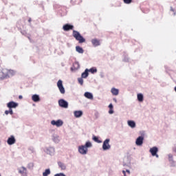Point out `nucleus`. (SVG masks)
Instances as JSON below:
<instances>
[{
	"label": "nucleus",
	"mask_w": 176,
	"mask_h": 176,
	"mask_svg": "<svg viewBox=\"0 0 176 176\" xmlns=\"http://www.w3.org/2000/svg\"><path fill=\"white\" fill-rule=\"evenodd\" d=\"M73 36L76 41H78L79 43H85V42H86V39H85V38H83V36H82L80 33H79L78 31H73Z\"/></svg>",
	"instance_id": "obj_1"
},
{
	"label": "nucleus",
	"mask_w": 176,
	"mask_h": 176,
	"mask_svg": "<svg viewBox=\"0 0 176 176\" xmlns=\"http://www.w3.org/2000/svg\"><path fill=\"white\" fill-rule=\"evenodd\" d=\"M8 69H3L0 72V80H3V79H8Z\"/></svg>",
	"instance_id": "obj_2"
},
{
	"label": "nucleus",
	"mask_w": 176,
	"mask_h": 176,
	"mask_svg": "<svg viewBox=\"0 0 176 176\" xmlns=\"http://www.w3.org/2000/svg\"><path fill=\"white\" fill-rule=\"evenodd\" d=\"M57 86L61 94H65V89L64 88V86H63V80H59L57 82Z\"/></svg>",
	"instance_id": "obj_3"
},
{
	"label": "nucleus",
	"mask_w": 176,
	"mask_h": 176,
	"mask_svg": "<svg viewBox=\"0 0 176 176\" xmlns=\"http://www.w3.org/2000/svg\"><path fill=\"white\" fill-rule=\"evenodd\" d=\"M111 140L109 139H106L102 144V149L103 151H108L111 149V145L109 144V142Z\"/></svg>",
	"instance_id": "obj_4"
},
{
	"label": "nucleus",
	"mask_w": 176,
	"mask_h": 176,
	"mask_svg": "<svg viewBox=\"0 0 176 176\" xmlns=\"http://www.w3.org/2000/svg\"><path fill=\"white\" fill-rule=\"evenodd\" d=\"M63 124L64 122L61 120H58L57 121L52 120L51 122V124H52V126H56V127H61V126H63Z\"/></svg>",
	"instance_id": "obj_5"
},
{
	"label": "nucleus",
	"mask_w": 176,
	"mask_h": 176,
	"mask_svg": "<svg viewBox=\"0 0 176 176\" xmlns=\"http://www.w3.org/2000/svg\"><path fill=\"white\" fill-rule=\"evenodd\" d=\"M157 152H159V149L156 146L150 148V153H151L152 156H156V157H159Z\"/></svg>",
	"instance_id": "obj_6"
},
{
	"label": "nucleus",
	"mask_w": 176,
	"mask_h": 176,
	"mask_svg": "<svg viewBox=\"0 0 176 176\" xmlns=\"http://www.w3.org/2000/svg\"><path fill=\"white\" fill-rule=\"evenodd\" d=\"M58 104L61 108H68V102L65 101L64 99H60L58 100Z\"/></svg>",
	"instance_id": "obj_7"
},
{
	"label": "nucleus",
	"mask_w": 176,
	"mask_h": 176,
	"mask_svg": "<svg viewBox=\"0 0 176 176\" xmlns=\"http://www.w3.org/2000/svg\"><path fill=\"white\" fill-rule=\"evenodd\" d=\"M7 107L9 108V109H12V108H17V107H19V103L11 101L7 104Z\"/></svg>",
	"instance_id": "obj_8"
},
{
	"label": "nucleus",
	"mask_w": 176,
	"mask_h": 176,
	"mask_svg": "<svg viewBox=\"0 0 176 176\" xmlns=\"http://www.w3.org/2000/svg\"><path fill=\"white\" fill-rule=\"evenodd\" d=\"M78 152L81 155H86V153H87V148L85 146H80L78 147Z\"/></svg>",
	"instance_id": "obj_9"
},
{
	"label": "nucleus",
	"mask_w": 176,
	"mask_h": 176,
	"mask_svg": "<svg viewBox=\"0 0 176 176\" xmlns=\"http://www.w3.org/2000/svg\"><path fill=\"white\" fill-rule=\"evenodd\" d=\"M136 145H138V146H141V145H142V144H144V137L142 136H140L136 139V142H135Z\"/></svg>",
	"instance_id": "obj_10"
},
{
	"label": "nucleus",
	"mask_w": 176,
	"mask_h": 176,
	"mask_svg": "<svg viewBox=\"0 0 176 176\" xmlns=\"http://www.w3.org/2000/svg\"><path fill=\"white\" fill-rule=\"evenodd\" d=\"M63 30L64 31H69L71 30H74V25L69 24H65L63 25Z\"/></svg>",
	"instance_id": "obj_11"
},
{
	"label": "nucleus",
	"mask_w": 176,
	"mask_h": 176,
	"mask_svg": "<svg viewBox=\"0 0 176 176\" xmlns=\"http://www.w3.org/2000/svg\"><path fill=\"white\" fill-rule=\"evenodd\" d=\"M7 142H8V145H13V144L16 143V139H14V136H11L10 138H9L8 139Z\"/></svg>",
	"instance_id": "obj_12"
},
{
	"label": "nucleus",
	"mask_w": 176,
	"mask_h": 176,
	"mask_svg": "<svg viewBox=\"0 0 176 176\" xmlns=\"http://www.w3.org/2000/svg\"><path fill=\"white\" fill-rule=\"evenodd\" d=\"M32 100L34 102H38L41 101V98H39L38 95L34 94L32 96Z\"/></svg>",
	"instance_id": "obj_13"
},
{
	"label": "nucleus",
	"mask_w": 176,
	"mask_h": 176,
	"mask_svg": "<svg viewBox=\"0 0 176 176\" xmlns=\"http://www.w3.org/2000/svg\"><path fill=\"white\" fill-rule=\"evenodd\" d=\"M91 43L96 47L97 46H100V41L97 38H94L91 40Z\"/></svg>",
	"instance_id": "obj_14"
},
{
	"label": "nucleus",
	"mask_w": 176,
	"mask_h": 176,
	"mask_svg": "<svg viewBox=\"0 0 176 176\" xmlns=\"http://www.w3.org/2000/svg\"><path fill=\"white\" fill-rule=\"evenodd\" d=\"M111 93L113 96H118L119 94V89L116 88H111Z\"/></svg>",
	"instance_id": "obj_15"
},
{
	"label": "nucleus",
	"mask_w": 176,
	"mask_h": 176,
	"mask_svg": "<svg viewBox=\"0 0 176 176\" xmlns=\"http://www.w3.org/2000/svg\"><path fill=\"white\" fill-rule=\"evenodd\" d=\"M84 96L85 97H86V98H88L89 100H93V94L90 92H85Z\"/></svg>",
	"instance_id": "obj_16"
},
{
	"label": "nucleus",
	"mask_w": 176,
	"mask_h": 176,
	"mask_svg": "<svg viewBox=\"0 0 176 176\" xmlns=\"http://www.w3.org/2000/svg\"><path fill=\"white\" fill-rule=\"evenodd\" d=\"M87 76H89V69H86L85 70V72H83L81 74V78H87Z\"/></svg>",
	"instance_id": "obj_17"
},
{
	"label": "nucleus",
	"mask_w": 176,
	"mask_h": 176,
	"mask_svg": "<svg viewBox=\"0 0 176 176\" xmlns=\"http://www.w3.org/2000/svg\"><path fill=\"white\" fill-rule=\"evenodd\" d=\"M15 72L12 69H7V75L8 78H10V76H13L14 75Z\"/></svg>",
	"instance_id": "obj_18"
},
{
	"label": "nucleus",
	"mask_w": 176,
	"mask_h": 176,
	"mask_svg": "<svg viewBox=\"0 0 176 176\" xmlns=\"http://www.w3.org/2000/svg\"><path fill=\"white\" fill-rule=\"evenodd\" d=\"M82 115H83V112H82V111H74V116L76 118H80V116H82Z\"/></svg>",
	"instance_id": "obj_19"
},
{
	"label": "nucleus",
	"mask_w": 176,
	"mask_h": 176,
	"mask_svg": "<svg viewBox=\"0 0 176 176\" xmlns=\"http://www.w3.org/2000/svg\"><path fill=\"white\" fill-rule=\"evenodd\" d=\"M128 126H129V127H131L132 129H134V127H135V122L133 120H129Z\"/></svg>",
	"instance_id": "obj_20"
},
{
	"label": "nucleus",
	"mask_w": 176,
	"mask_h": 176,
	"mask_svg": "<svg viewBox=\"0 0 176 176\" xmlns=\"http://www.w3.org/2000/svg\"><path fill=\"white\" fill-rule=\"evenodd\" d=\"M19 174H22V175H23V174H27V168L22 167L21 169L19 170Z\"/></svg>",
	"instance_id": "obj_21"
},
{
	"label": "nucleus",
	"mask_w": 176,
	"mask_h": 176,
	"mask_svg": "<svg viewBox=\"0 0 176 176\" xmlns=\"http://www.w3.org/2000/svg\"><path fill=\"white\" fill-rule=\"evenodd\" d=\"M76 52H78V53H80L81 54H83V52H85L83 50V48L80 47V46H76Z\"/></svg>",
	"instance_id": "obj_22"
},
{
	"label": "nucleus",
	"mask_w": 176,
	"mask_h": 176,
	"mask_svg": "<svg viewBox=\"0 0 176 176\" xmlns=\"http://www.w3.org/2000/svg\"><path fill=\"white\" fill-rule=\"evenodd\" d=\"M138 101H140V102H142V101H144V95H142V94H138Z\"/></svg>",
	"instance_id": "obj_23"
},
{
	"label": "nucleus",
	"mask_w": 176,
	"mask_h": 176,
	"mask_svg": "<svg viewBox=\"0 0 176 176\" xmlns=\"http://www.w3.org/2000/svg\"><path fill=\"white\" fill-rule=\"evenodd\" d=\"M92 140L95 142H98V144H101V142H102V141L98 139V138L97 136L94 135L92 138Z\"/></svg>",
	"instance_id": "obj_24"
},
{
	"label": "nucleus",
	"mask_w": 176,
	"mask_h": 176,
	"mask_svg": "<svg viewBox=\"0 0 176 176\" xmlns=\"http://www.w3.org/2000/svg\"><path fill=\"white\" fill-rule=\"evenodd\" d=\"M80 68V65L78 63H74L73 64V67L72 68V69H79Z\"/></svg>",
	"instance_id": "obj_25"
},
{
	"label": "nucleus",
	"mask_w": 176,
	"mask_h": 176,
	"mask_svg": "<svg viewBox=\"0 0 176 176\" xmlns=\"http://www.w3.org/2000/svg\"><path fill=\"white\" fill-rule=\"evenodd\" d=\"M58 164L59 167L61 168V170H65L66 166H65V164H64V163L58 162Z\"/></svg>",
	"instance_id": "obj_26"
},
{
	"label": "nucleus",
	"mask_w": 176,
	"mask_h": 176,
	"mask_svg": "<svg viewBox=\"0 0 176 176\" xmlns=\"http://www.w3.org/2000/svg\"><path fill=\"white\" fill-rule=\"evenodd\" d=\"M88 72H91V74H95V72H97V69L92 67L88 69Z\"/></svg>",
	"instance_id": "obj_27"
},
{
	"label": "nucleus",
	"mask_w": 176,
	"mask_h": 176,
	"mask_svg": "<svg viewBox=\"0 0 176 176\" xmlns=\"http://www.w3.org/2000/svg\"><path fill=\"white\" fill-rule=\"evenodd\" d=\"M5 113L8 115L10 113V115H13V109H9V110H6Z\"/></svg>",
	"instance_id": "obj_28"
},
{
	"label": "nucleus",
	"mask_w": 176,
	"mask_h": 176,
	"mask_svg": "<svg viewBox=\"0 0 176 176\" xmlns=\"http://www.w3.org/2000/svg\"><path fill=\"white\" fill-rule=\"evenodd\" d=\"M50 174V169H46L45 172L43 173V176H47Z\"/></svg>",
	"instance_id": "obj_29"
},
{
	"label": "nucleus",
	"mask_w": 176,
	"mask_h": 176,
	"mask_svg": "<svg viewBox=\"0 0 176 176\" xmlns=\"http://www.w3.org/2000/svg\"><path fill=\"white\" fill-rule=\"evenodd\" d=\"M85 148H91V142H87L85 145Z\"/></svg>",
	"instance_id": "obj_30"
},
{
	"label": "nucleus",
	"mask_w": 176,
	"mask_h": 176,
	"mask_svg": "<svg viewBox=\"0 0 176 176\" xmlns=\"http://www.w3.org/2000/svg\"><path fill=\"white\" fill-rule=\"evenodd\" d=\"M78 83H80V85H81V86H83V78H78Z\"/></svg>",
	"instance_id": "obj_31"
},
{
	"label": "nucleus",
	"mask_w": 176,
	"mask_h": 176,
	"mask_svg": "<svg viewBox=\"0 0 176 176\" xmlns=\"http://www.w3.org/2000/svg\"><path fill=\"white\" fill-rule=\"evenodd\" d=\"M123 1L126 4L131 3V2H133V0H123Z\"/></svg>",
	"instance_id": "obj_32"
},
{
	"label": "nucleus",
	"mask_w": 176,
	"mask_h": 176,
	"mask_svg": "<svg viewBox=\"0 0 176 176\" xmlns=\"http://www.w3.org/2000/svg\"><path fill=\"white\" fill-rule=\"evenodd\" d=\"M54 176H65V175L64 173H58L55 174Z\"/></svg>",
	"instance_id": "obj_33"
},
{
	"label": "nucleus",
	"mask_w": 176,
	"mask_h": 176,
	"mask_svg": "<svg viewBox=\"0 0 176 176\" xmlns=\"http://www.w3.org/2000/svg\"><path fill=\"white\" fill-rule=\"evenodd\" d=\"M109 113L110 115H112V113H113V109H110L109 111Z\"/></svg>",
	"instance_id": "obj_34"
},
{
	"label": "nucleus",
	"mask_w": 176,
	"mask_h": 176,
	"mask_svg": "<svg viewBox=\"0 0 176 176\" xmlns=\"http://www.w3.org/2000/svg\"><path fill=\"white\" fill-rule=\"evenodd\" d=\"M109 109H113V105L112 104V103H111V104L109 105Z\"/></svg>",
	"instance_id": "obj_35"
},
{
	"label": "nucleus",
	"mask_w": 176,
	"mask_h": 176,
	"mask_svg": "<svg viewBox=\"0 0 176 176\" xmlns=\"http://www.w3.org/2000/svg\"><path fill=\"white\" fill-rule=\"evenodd\" d=\"M19 100H22V99H23V96L20 95V96H19Z\"/></svg>",
	"instance_id": "obj_36"
},
{
	"label": "nucleus",
	"mask_w": 176,
	"mask_h": 176,
	"mask_svg": "<svg viewBox=\"0 0 176 176\" xmlns=\"http://www.w3.org/2000/svg\"><path fill=\"white\" fill-rule=\"evenodd\" d=\"M125 173H128V174H130V171L129 170H126Z\"/></svg>",
	"instance_id": "obj_37"
},
{
	"label": "nucleus",
	"mask_w": 176,
	"mask_h": 176,
	"mask_svg": "<svg viewBox=\"0 0 176 176\" xmlns=\"http://www.w3.org/2000/svg\"><path fill=\"white\" fill-rule=\"evenodd\" d=\"M28 22H29V23H31V18H30V19H28Z\"/></svg>",
	"instance_id": "obj_38"
},
{
	"label": "nucleus",
	"mask_w": 176,
	"mask_h": 176,
	"mask_svg": "<svg viewBox=\"0 0 176 176\" xmlns=\"http://www.w3.org/2000/svg\"><path fill=\"white\" fill-rule=\"evenodd\" d=\"M114 101L116 102V99H114Z\"/></svg>",
	"instance_id": "obj_39"
},
{
	"label": "nucleus",
	"mask_w": 176,
	"mask_h": 176,
	"mask_svg": "<svg viewBox=\"0 0 176 176\" xmlns=\"http://www.w3.org/2000/svg\"><path fill=\"white\" fill-rule=\"evenodd\" d=\"M0 176H1V174H0Z\"/></svg>",
	"instance_id": "obj_40"
}]
</instances>
